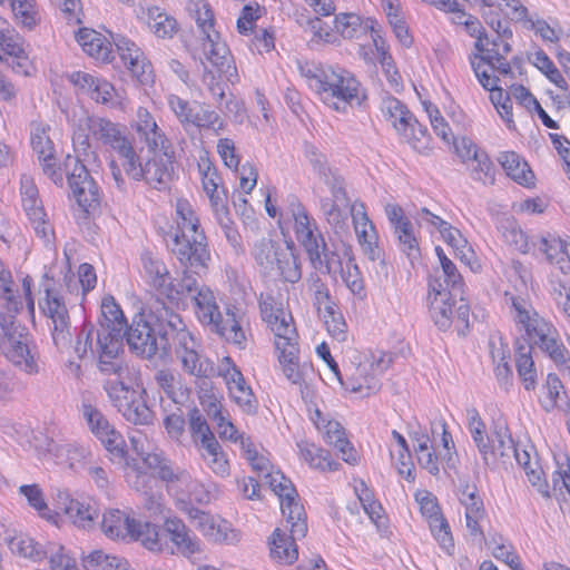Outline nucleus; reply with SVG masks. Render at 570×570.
Wrapping results in <instances>:
<instances>
[{"instance_id": "nucleus-1", "label": "nucleus", "mask_w": 570, "mask_h": 570, "mask_svg": "<svg viewBox=\"0 0 570 570\" xmlns=\"http://www.w3.org/2000/svg\"><path fill=\"white\" fill-rule=\"evenodd\" d=\"M41 287L43 296L39 299V308L48 320L53 344L66 348L71 342V332L63 289L71 293L77 288L67 256L46 271Z\"/></svg>"}, {"instance_id": "nucleus-2", "label": "nucleus", "mask_w": 570, "mask_h": 570, "mask_svg": "<svg viewBox=\"0 0 570 570\" xmlns=\"http://www.w3.org/2000/svg\"><path fill=\"white\" fill-rule=\"evenodd\" d=\"M99 370L111 376L104 382V390L118 412L134 424H150L154 413L145 401L146 389L139 368L121 363Z\"/></svg>"}, {"instance_id": "nucleus-3", "label": "nucleus", "mask_w": 570, "mask_h": 570, "mask_svg": "<svg viewBox=\"0 0 570 570\" xmlns=\"http://www.w3.org/2000/svg\"><path fill=\"white\" fill-rule=\"evenodd\" d=\"M308 87L328 108L345 114L360 106L366 98L365 90L348 70L330 65H320L304 71Z\"/></svg>"}, {"instance_id": "nucleus-4", "label": "nucleus", "mask_w": 570, "mask_h": 570, "mask_svg": "<svg viewBox=\"0 0 570 570\" xmlns=\"http://www.w3.org/2000/svg\"><path fill=\"white\" fill-rule=\"evenodd\" d=\"M176 232L173 238L171 252L181 266L194 273L207 268L210 253L207 238L200 226L199 217L185 198H178L175 203Z\"/></svg>"}, {"instance_id": "nucleus-5", "label": "nucleus", "mask_w": 570, "mask_h": 570, "mask_svg": "<svg viewBox=\"0 0 570 570\" xmlns=\"http://www.w3.org/2000/svg\"><path fill=\"white\" fill-rule=\"evenodd\" d=\"M505 304L515 328L538 345L556 364H566L570 352L560 342L557 328L542 317L529 298L505 293Z\"/></svg>"}, {"instance_id": "nucleus-6", "label": "nucleus", "mask_w": 570, "mask_h": 570, "mask_svg": "<svg viewBox=\"0 0 570 570\" xmlns=\"http://www.w3.org/2000/svg\"><path fill=\"white\" fill-rule=\"evenodd\" d=\"M259 308L263 321L274 334V345L283 374L292 384L299 385L303 374L298 363V334L292 314L272 296L263 298Z\"/></svg>"}, {"instance_id": "nucleus-7", "label": "nucleus", "mask_w": 570, "mask_h": 570, "mask_svg": "<svg viewBox=\"0 0 570 570\" xmlns=\"http://www.w3.org/2000/svg\"><path fill=\"white\" fill-rule=\"evenodd\" d=\"M194 302V309L197 320L203 325L212 326L213 330L224 337L227 342L244 347L246 342V331L244 325L247 323L245 313L236 306H227L225 314L219 311L214 292L207 286L195 285L190 293Z\"/></svg>"}, {"instance_id": "nucleus-8", "label": "nucleus", "mask_w": 570, "mask_h": 570, "mask_svg": "<svg viewBox=\"0 0 570 570\" xmlns=\"http://www.w3.org/2000/svg\"><path fill=\"white\" fill-rule=\"evenodd\" d=\"M72 146L79 161H95L96 155L91 149L89 138L92 136L104 146L110 147L119 142L126 134V129L109 119L89 115L86 110L79 109L71 118Z\"/></svg>"}, {"instance_id": "nucleus-9", "label": "nucleus", "mask_w": 570, "mask_h": 570, "mask_svg": "<svg viewBox=\"0 0 570 570\" xmlns=\"http://www.w3.org/2000/svg\"><path fill=\"white\" fill-rule=\"evenodd\" d=\"M250 254L261 273L265 275H278L292 284L302 277L301 263L292 242L282 243L263 237L253 244Z\"/></svg>"}, {"instance_id": "nucleus-10", "label": "nucleus", "mask_w": 570, "mask_h": 570, "mask_svg": "<svg viewBox=\"0 0 570 570\" xmlns=\"http://www.w3.org/2000/svg\"><path fill=\"white\" fill-rule=\"evenodd\" d=\"M278 226L283 232L288 227L293 228L296 239L307 252L313 266L320 264L321 258L328 252L315 219L308 215L296 196L288 195L284 200Z\"/></svg>"}, {"instance_id": "nucleus-11", "label": "nucleus", "mask_w": 570, "mask_h": 570, "mask_svg": "<svg viewBox=\"0 0 570 570\" xmlns=\"http://www.w3.org/2000/svg\"><path fill=\"white\" fill-rule=\"evenodd\" d=\"M16 314L0 311V351L24 373L36 374L39 371L38 351L26 327L16 322Z\"/></svg>"}, {"instance_id": "nucleus-12", "label": "nucleus", "mask_w": 570, "mask_h": 570, "mask_svg": "<svg viewBox=\"0 0 570 570\" xmlns=\"http://www.w3.org/2000/svg\"><path fill=\"white\" fill-rule=\"evenodd\" d=\"M101 322L97 330V351L99 368L124 363L119 360L122 352L127 322L120 306L112 296H106L101 302Z\"/></svg>"}, {"instance_id": "nucleus-13", "label": "nucleus", "mask_w": 570, "mask_h": 570, "mask_svg": "<svg viewBox=\"0 0 570 570\" xmlns=\"http://www.w3.org/2000/svg\"><path fill=\"white\" fill-rule=\"evenodd\" d=\"M390 358L380 355L356 354L344 365L342 379L336 380L347 392L370 396L381 387L380 376L389 367Z\"/></svg>"}, {"instance_id": "nucleus-14", "label": "nucleus", "mask_w": 570, "mask_h": 570, "mask_svg": "<svg viewBox=\"0 0 570 570\" xmlns=\"http://www.w3.org/2000/svg\"><path fill=\"white\" fill-rule=\"evenodd\" d=\"M188 431L190 440L205 465L219 478L229 476L228 455L198 409H193L188 413Z\"/></svg>"}, {"instance_id": "nucleus-15", "label": "nucleus", "mask_w": 570, "mask_h": 570, "mask_svg": "<svg viewBox=\"0 0 570 570\" xmlns=\"http://www.w3.org/2000/svg\"><path fill=\"white\" fill-rule=\"evenodd\" d=\"M140 275L149 286L171 301L181 299L183 295L190 293L196 285V278L187 273L179 282L174 283L161 257L149 250H144L140 255Z\"/></svg>"}, {"instance_id": "nucleus-16", "label": "nucleus", "mask_w": 570, "mask_h": 570, "mask_svg": "<svg viewBox=\"0 0 570 570\" xmlns=\"http://www.w3.org/2000/svg\"><path fill=\"white\" fill-rule=\"evenodd\" d=\"M381 111L385 120L395 129L401 141L419 153L428 148V129L416 120L401 100L389 95L383 96Z\"/></svg>"}, {"instance_id": "nucleus-17", "label": "nucleus", "mask_w": 570, "mask_h": 570, "mask_svg": "<svg viewBox=\"0 0 570 570\" xmlns=\"http://www.w3.org/2000/svg\"><path fill=\"white\" fill-rule=\"evenodd\" d=\"M262 479L278 497L282 514L294 535L304 538L307 532L305 510L291 480L274 466Z\"/></svg>"}, {"instance_id": "nucleus-18", "label": "nucleus", "mask_w": 570, "mask_h": 570, "mask_svg": "<svg viewBox=\"0 0 570 570\" xmlns=\"http://www.w3.org/2000/svg\"><path fill=\"white\" fill-rule=\"evenodd\" d=\"M426 308L429 317L440 331H448L454 320L462 326H468L470 314L468 304L462 302L455 307L451 292L443 286L439 278L431 279L429 283Z\"/></svg>"}, {"instance_id": "nucleus-19", "label": "nucleus", "mask_w": 570, "mask_h": 570, "mask_svg": "<svg viewBox=\"0 0 570 570\" xmlns=\"http://www.w3.org/2000/svg\"><path fill=\"white\" fill-rule=\"evenodd\" d=\"M81 414L89 431L101 442L114 463L128 465L126 442L107 416L88 402L81 404Z\"/></svg>"}, {"instance_id": "nucleus-20", "label": "nucleus", "mask_w": 570, "mask_h": 570, "mask_svg": "<svg viewBox=\"0 0 570 570\" xmlns=\"http://www.w3.org/2000/svg\"><path fill=\"white\" fill-rule=\"evenodd\" d=\"M178 509L189 518L195 529L209 542L236 544L242 539L240 531L219 515L202 511L184 501L179 502Z\"/></svg>"}, {"instance_id": "nucleus-21", "label": "nucleus", "mask_w": 570, "mask_h": 570, "mask_svg": "<svg viewBox=\"0 0 570 570\" xmlns=\"http://www.w3.org/2000/svg\"><path fill=\"white\" fill-rule=\"evenodd\" d=\"M20 197L22 209L36 236L39 237L45 245L52 244L55 239L53 226L39 198V191L35 180L28 174L21 175Z\"/></svg>"}, {"instance_id": "nucleus-22", "label": "nucleus", "mask_w": 570, "mask_h": 570, "mask_svg": "<svg viewBox=\"0 0 570 570\" xmlns=\"http://www.w3.org/2000/svg\"><path fill=\"white\" fill-rule=\"evenodd\" d=\"M67 79L79 92L89 96L96 102L120 110H125L128 105L126 94L117 90L105 78L78 70L68 73Z\"/></svg>"}, {"instance_id": "nucleus-23", "label": "nucleus", "mask_w": 570, "mask_h": 570, "mask_svg": "<svg viewBox=\"0 0 570 570\" xmlns=\"http://www.w3.org/2000/svg\"><path fill=\"white\" fill-rule=\"evenodd\" d=\"M87 164H89L87 161ZM73 165V169L68 176L69 186L78 207L85 213L95 212L100 203L99 187L90 177L86 167V161H79L77 155L75 157L68 155L65 167L69 169Z\"/></svg>"}, {"instance_id": "nucleus-24", "label": "nucleus", "mask_w": 570, "mask_h": 570, "mask_svg": "<svg viewBox=\"0 0 570 570\" xmlns=\"http://www.w3.org/2000/svg\"><path fill=\"white\" fill-rule=\"evenodd\" d=\"M314 268L326 272L334 278L340 276L354 295H364V282L361 272L348 249L327 252L321 258L320 264L314 265Z\"/></svg>"}, {"instance_id": "nucleus-25", "label": "nucleus", "mask_w": 570, "mask_h": 570, "mask_svg": "<svg viewBox=\"0 0 570 570\" xmlns=\"http://www.w3.org/2000/svg\"><path fill=\"white\" fill-rule=\"evenodd\" d=\"M37 449L46 460L70 469L87 468L94 456L89 445L65 440L46 439Z\"/></svg>"}, {"instance_id": "nucleus-26", "label": "nucleus", "mask_w": 570, "mask_h": 570, "mask_svg": "<svg viewBox=\"0 0 570 570\" xmlns=\"http://www.w3.org/2000/svg\"><path fill=\"white\" fill-rule=\"evenodd\" d=\"M311 420L323 440L338 451L344 462L352 465L358 463V452L347 440L345 429L337 420H334L330 414L323 413L320 409L311 412Z\"/></svg>"}, {"instance_id": "nucleus-27", "label": "nucleus", "mask_w": 570, "mask_h": 570, "mask_svg": "<svg viewBox=\"0 0 570 570\" xmlns=\"http://www.w3.org/2000/svg\"><path fill=\"white\" fill-rule=\"evenodd\" d=\"M126 341L130 350L146 358H151L159 351H165L167 337L161 335L144 316L135 318L125 330Z\"/></svg>"}, {"instance_id": "nucleus-28", "label": "nucleus", "mask_w": 570, "mask_h": 570, "mask_svg": "<svg viewBox=\"0 0 570 570\" xmlns=\"http://www.w3.org/2000/svg\"><path fill=\"white\" fill-rule=\"evenodd\" d=\"M175 353L184 371L196 377H208L214 374L213 363L199 354V344L185 328L174 336Z\"/></svg>"}, {"instance_id": "nucleus-29", "label": "nucleus", "mask_w": 570, "mask_h": 570, "mask_svg": "<svg viewBox=\"0 0 570 570\" xmlns=\"http://www.w3.org/2000/svg\"><path fill=\"white\" fill-rule=\"evenodd\" d=\"M217 375L224 380L229 397L234 403L247 413L255 410L256 402L253 391L245 381L239 367L229 356H225L220 360L217 366Z\"/></svg>"}, {"instance_id": "nucleus-30", "label": "nucleus", "mask_w": 570, "mask_h": 570, "mask_svg": "<svg viewBox=\"0 0 570 570\" xmlns=\"http://www.w3.org/2000/svg\"><path fill=\"white\" fill-rule=\"evenodd\" d=\"M53 503L70 522L81 529L92 527L98 517L97 504L91 498H72L66 490H58L56 492Z\"/></svg>"}, {"instance_id": "nucleus-31", "label": "nucleus", "mask_w": 570, "mask_h": 570, "mask_svg": "<svg viewBox=\"0 0 570 570\" xmlns=\"http://www.w3.org/2000/svg\"><path fill=\"white\" fill-rule=\"evenodd\" d=\"M150 157L142 161L138 156L135 161L136 169L138 170L136 176H128L134 180H145L147 184L154 187L166 184L170 180L174 171V151L171 150H157L148 151Z\"/></svg>"}, {"instance_id": "nucleus-32", "label": "nucleus", "mask_w": 570, "mask_h": 570, "mask_svg": "<svg viewBox=\"0 0 570 570\" xmlns=\"http://www.w3.org/2000/svg\"><path fill=\"white\" fill-rule=\"evenodd\" d=\"M377 27L376 20L363 18L355 13H340L334 19L336 36L340 35L342 38L350 40H362L368 37L375 47L379 42L384 41Z\"/></svg>"}, {"instance_id": "nucleus-33", "label": "nucleus", "mask_w": 570, "mask_h": 570, "mask_svg": "<svg viewBox=\"0 0 570 570\" xmlns=\"http://www.w3.org/2000/svg\"><path fill=\"white\" fill-rule=\"evenodd\" d=\"M434 434H440V442L436 445L425 448L415 452L417 463L432 475L440 472V460H451L454 442L451 434L446 430L443 421L434 422L431 425Z\"/></svg>"}, {"instance_id": "nucleus-34", "label": "nucleus", "mask_w": 570, "mask_h": 570, "mask_svg": "<svg viewBox=\"0 0 570 570\" xmlns=\"http://www.w3.org/2000/svg\"><path fill=\"white\" fill-rule=\"evenodd\" d=\"M355 235L363 253L371 259L375 261L381 256L379 247V236L375 225L370 219L365 205L354 202L350 208Z\"/></svg>"}, {"instance_id": "nucleus-35", "label": "nucleus", "mask_w": 570, "mask_h": 570, "mask_svg": "<svg viewBox=\"0 0 570 570\" xmlns=\"http://www.w3.org/2000/svg\"><path fill=\"white\" fill-rule=\"evenodd\" d=\"M115 46L121 61L132 77L142 85L153 82L154 72L151 63L148 61L145 52L134 41L119 37L115 40Z\"/></svg>"}, {"instance_id": "nucleus-36", "label": "nucleus", "mask_w": 570, "mask_h": 570, "mask_svg": "<svg viewBox=\"0 0 570 570\" xmlns=\"http://www.w3.org/2000/svg\"><path fill=\"white\" fill-rule=\"evenodd\" d=\"M127 483L135 490L145 495L144 508L150 517H164L166 519V504L164 495L158 491H153L151 483L154 478L147 472H142L129 463L125 474Z\"/></svg>"}, {"instance_id": "nucleus-37", "label": "nucleus", "mask_w": 570, "mask_h": 570, "mask_svg": "<svg viewBox=\"0 0 570 570\" xmlns=\"http://www.w3.org/2000/svg\"><path fill=\"white\" fill-rule=\"evenodd\" d=\"M131 127L140 141L146 145L148 151L173 149L169 139L158 126L155 117L146 108L139 107L137 109Z\"/></svg>"}, {"instance_id": "nucleus-38", "label": "nucleus", "mask_w": 570, "mask_h": 570, "mask_svg": "<svg viewBox=\"0 0 570 570\" xmlns=\"http://www.w3.org/2000/svg\"><path fill=\"white\" fill-rule=\"evenodd\" d=\"M0 61L10 63L14 72L29 76L31 63L24 49V41L13 29L0 33Z\"/></svg>"}, {"instance_id": "nucleus-39", "label": "nucleus", "mask_w": 570, "mask_h": 570, "mask_svg": "<svg viewBox=\"0 0 570 570\" xmlns=\"http://www.w3.org/2000/svg\"><path fill=\"white\" fill-rule=\"evenodd\" d=\"M532 255L543 254L546 259L557 265L563 273L570 268V238L553 234H538L533 237Z\"/></svg>"}, {"instance_id": "nucleus-40", "label": "nucleus", "mask_w": 570, "mask_h": 570, "mask_svg": "<svg viewBox=\"0 0 570 570\" xmlns=\"http://www.w3.org/2000/svg\"><path fill=\"white\" fill-rule=\"evenodd\" d=\"M204 52L208 62L226 78L227 81L235 83L238 81L237 68L234 65L233 57L226 42L222 40L218 33H208L204 41Z\"/></svg>"}, {"instance_id": "nucleus-41", "label": "nucleus", "mask_w": 570, "mask_h": 570, "mask_svg": "<svg viewBox=\"0 0 570 570\" xmlns=\"http://www.w3.org/2000/svg\"><path fill=\"white\" fill-rule=\"evenodd\" d=\"M325 184L330 187L332 198L321 199V212L332 227L341 229L346 223L345 208L347 207L343 178L340 175H333L331 183Z\"/></svg>"}, {"instance_id": "nucleus-42", "label": "nucleus", "mask_w": 570, "mask_h": 570, "mask_svg": "<svg viewBox=\"0 0 570 570\" xmlns=\"http://www.w3.org/2000/svg\"><path fill=\"white\" fill-rule=\"evenodd\" d=\"M464 507L465 529L469 540L476 546L484 542V522L487 513L482 499L475 492H464L461 497Z\"/></svg>"}, {"instance_id": "nucleus-43", "label": "nucleus", "mask_w": 570, "mask_h": 570, "mask_svg": "<svg viewBox=\"0 0 570 570\" xmlns=\"http://www.w3.org/2000/svg\"><path fill=\"white\" fill-rule=\"evenodd\" d=\"M75 38L82 51L96 61L107 63L114 59V43L108 36L90 28H80Z\"/></svg>"}, {"instance_id": "nucleus-44", "label": "nucleus", "mask_w": 570, "mask_h": 570, "mask_svg": "<svg viewBox=\"0 0 570 570\" xmlns=\"http://www.w3.org/2000/svg\"><path fill=\"white\" fill-rule=\"evenodd\" d=\"M136 521L130 510L109 509L102 514L101 531L110 540L130 542Z\"/></svg>"}, {"instance_id": "nucleus-45", "label": "nucleus", "mask_w": 570, "mask_h": 570, "mask_svg": "<svg viewBox=\"0 0 570 570\" xmlns=\"http://www.w3.org/2000/svg\"><path fill=\"white\" fill-rule=\"evenodd\" d=\"M200 405L207 416L216 424L217 432L222 439L236 443L239 431L229 419L228 412L224 409L220 399L214 393L205 392L200 395Z\"/></svg>"}, {"instance_id": "nucleus-46", "label": "nucleus", "mask_w": 570, "mask_h": 570, "mask_svg": "<svg viewBox=\"0 0 570 570\" xmlns=\"http://www.w3.org/2000/svg\"><path fill=\"white\" fill-rule=\"evenodd\" d=\"M164 529L169 535L176 552L190 558L202 552L200 540L190 531V529L177 517H166Z\"/></svg>"}, {"instance_id": "nucleus-47", "label": "nucleus", "mask_w": 570, "mask_h": 570, "mask_svg": "<svg viewBox=\"0 0 570 570\" xmlns=\"http://www.w3.org/2000/svg\"><path fill=\"white\" fill-rule=\"evenodd\" d=\"M202 179V187L207 198L212 213L223 209L227 206V193L222 185V178L216 168L210 163L204 161L198 165Z\"/></svg>"}, {"instance_id": "nucleus-48", "label": "nucleus", "mask_w": 570, "mask_h": 570, "mask_svg": "<svg viewBox=\"0 0 570 570\" xmlns=\"http://www.w3.org/2000/svg\"><path fill=\"white\" fill-rule=\"evenodd\" d=\"M494 434L499 450L498 459H510L513 456L523 470L534 465V460H532L530 452L521 450L514 444L504 421L498 420L494 422Z\"/></svg>"}, {"instance_id": "nucleus-49", "label": "nucleus", "mask_w": 570, "mask_h": 570, "mask_svg": "<svg viewBox=\"0 0 570 570\" xmlns=\"http://www.w3.org/2000/svg\"><path fill=\"white\" fill-rule=\"evenodd\" d=\"M286 524L289 528V531H292L291 525L287 522ZM301 538L294 535L293 532H291V535H287L283 529L276 528L268 542L272 559L284 564H292L295 562L298 557L295 541Z\"/></svg>"}, {"instance_id": "nucleus-50", "label": "nucleus", "mask_w": 570, "mask_h": 570, "mask_svg": "<svg viewBox=\"0 0 570 570\" xmlns=\"http://www.w3.org/2000/svg\"><path fill=\"white\" fill-rule=\"evenodd\" d=\"M391 438L389 445L391 461L401 476L413 482L415 480L414 463L412 461L407 442L396 430L391 432Z\"/></svg>"}, {"instance_id": "nucleus-51", "label": "nucleus", "mask_w": 570, "mask_h": 570, "mask_svg": "<svg viewBox=\"0 0 570 570\" xmlns=\"http://www.w3.org/2000/svg\"><path fill=\"white\" fill-rule=\"evenodd\" d=\"M18 494L40 518L52 524H58L59 514L49 508L45 493L39 484H22L18 488Z\"/></svg>"}, {"instance_id": "nucleus-52", "label": "nucleus", "mask_w": 570, "mask_h": 570, "mask_svg": "<svg viewBox=\"0 0 570 570\" xmlns=\"http://www.w3.org/2000/svg\"><path fill=\"white\" fill-rule=\"evenodd\" d=\"M498 161L505 174L515 183L522 186L533 185L534 175L529 165L514 151H503L499 155Z\"/></svg>"}, {"instance_id": "nucleus-53", "label": "nucleus", "mask_w": 570, "mask_h": 570, "mask_svg": "<svg viewBox=\"0 0 570 570\" xmlns=\"http://www.w3.org/2000/svg\"><path fill=\"white\" fill-rule=\"evenodd\" d=\"M236 443H239L243 456L250 464L252 469L257 472L259 478L272 470L273 465L268 453L261 444L255 443L249 436L240 432Z\"/></svg>"}, {"instance_id": "nucleus-54", "label": "nucleus", "mask_w": 570, "mask_h": 570, "mask_svg": "<svg viewBox=\"0 0 570 570\" xmlns=\"http://www.w3.org/2000/svg\"><path fill=\"white\" fill-rule=\"evenodd\" d=\"M85 570H136L131 562L118 554L95 550L82 560Z\"/></svg>"}, {"instance_id": "nucleus-55", "label": "nucleus", "mask_w": 570, "mask_h": 570, "mask_svg": "<svg viewBox=\"0 0 570 570\" xmlns=\"http://www.w3.org/2000/svg\"><path fill=\"white\" fill-rule=\"evenodd\" d=\"M354 493L370 520L381 529L384 525L383 508L362 479H353Z\"/></svg>"}, {"instance_id": "nucleus-56", "label": "nucleus", "mask_w": 570, "mask_h": 570, "mask_svg": "<svg viewBox=\"0 0 570 570\" xmlns=\"http://www.w3.org/2000/svg\"><path fill=\"white\" fill-rule=\"evenodd\" d=\"M299 455L312 469L337 471L340 463L335 461L328 451L307 442L298 443Z\"/></svg>"}, {"instance_id": "nucleus-57", "label": "nucleus", "mask_w": 570, "mask_h": 570, "mask_svg": "<svg viewBox=\"0 0 570 570\" xmlns=\"http://www.w3.org/2000/svg\"><path fill=\"white\" fill-rule=\"evenodd\" d=\"M132 541L139 542L145 549L151 552H163L167 548V542L160 534L159 527L139 520L135 523L134 534L130 538V542Z\"/></svg>"}, {"instance_id": "nucleus-58", "label": "nucleus", "mask_w": 570, "mask_h": 570, "mask_svg": "<svg viewBox=\"0 0 570 570\" xmlns=\"http://www.w3.org/2000/svg\"><path fill=\"white\" fill-rule=\"evenodd\" d=\"M14 21L29 30L41 21L40 9L36 0H8Z\"/></svg>"}, {"instance_id": "nucleus-59", "label": "nucleus", "mask_w": 570, "mask_h": 570, "mask_svg": "<svg viewBox=\"0 0 570 570\" xmlns=\"http://www.w3.org/2000/svg\"><path fill=\"white\" fill-rule=\"evenodd\" d=\"M189 126L198 129H208L218 135L226 128V122L218 112L205 104L195 102V108L188 122Z\"/></svg>"}, {"instance_id": "nucleus-60", "label": "nucleus", "mask_w": 570, "mask_h": 570, "mask_svg": "<svg viewBox=\"0 0 570 570\" xmlns=\"http://www.w3.org/2000/svg\"><path fill=\"white\" fill-rule=\"evenodd\" d=\"M8 547L13 554L30 559L35 562L41 561L47 554V551H45L38 542L24 533L9 538Z\"/></svg>"}, {"instance_id": "nucleus-61", "label": "nucleus", "mask_w": 570, "mask_h": 570, "mask_svg": "<svg viewBox=\"0 0 570 570\" xmlns=\"http://www.w3.org/2000/svg\"><path fill=\"white\" fill-rule=\"evenodd\" d=\"M500 232L502 234V237L504 242L514 247L517 250H519L522 254H532L533 250V237L528 236L518 225L514 220L507 219L503 224L500 226Z\"/></svg>"}, {"instance_id": "nucleus-62", "label": "nucleus", "mask_w": 570, "mask_h": 570, "mask_svg": "<svg viewBox=\"0 0 570 570\" xmlns=\"http://www.w3.org/2000/svg\"><path fill=\"white\" fill-rule=\"evenodd\" d=\"M177 487L188 494L190 501L199 504H207L213 498V493L208 487L191 478L187 471H177Z\"/></svg>"}, {"instance_id": "nucleus-63", "label": "nucleus", "mask_w": 570, "mask_h": 570, "mask_svg": "<svg viewBox=\"0 0 570 570\" xmlns=\"http://www.w3.org/2000/svg\"><path fill=\"white\" fill-rule=\"evenodd\" d=\"M540 402L546 411H552L567 404L563 384L556 374H548Z\"/></svg>"}, {"instance_id": "nucleus-64", "label": "nucleus", "mask_w": 570, "mask_h": 570, "mask_svg": "<svg viewBox=\"0 0 570 570\" xmlns=\"http://www.w3.org/2000/svg\"><path fill=\"white\" fill-rule=\"evenodd\" d=\"M510 39L511 38L498 36L492 39L488 36L484 39H478V41H475L476 55H479V58L485 59L487 61L507 57L511 51Z\"/></svg>"}]
</instances>
